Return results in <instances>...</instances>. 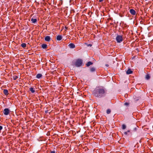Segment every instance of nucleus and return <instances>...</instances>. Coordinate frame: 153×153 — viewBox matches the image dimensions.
Returning a JSON list of instances; mask_svg holds the SVG:
<instances>
[{
	"mask_svg": "<svg viewBox=\"0 0 153 153\" xmlns=\"http://www.w3.org/2000/svg\"><path fill=\"white\" fill-rule=\"evenodd\" d=\"M21 45L22 47L25 48L26 47V44L25 43H23Z\"/></svg>",
	"mask_w": 153,
	"mask_h": 153,
	"instance_id": "19",
	"label": "nucleus"
},
{
	"mask_svg": "<svg viewBox=\"0 0 153 153\" xmlns=\"http://www.w3.org/2000/svg\"><path fill=\"white\" fill-rule=\"evenodd\" d=\"M2 127L1 126H0V131H1V130L2 129Z\"/></svg>",
	"mask_w": 153,
	"mask_h": 153,
	"instance_id": "24",
	"label": "nucleus"
},
{
	"mask_svg": "<svg viewBox=\"0 0 153 153\" xmlns=\"http://www.w3.org/2000/svg\"><path fill=\"white\" fill-rule=\"evenodd\" d=\"M42 76V74H37L36 77L38 79H39Z\"/></svg>",
	"mask_w": 153,
	"mask_h": 153,
	"instance_id": "15",
	"label": "nucleus"
},
{
	"mask_svg": "<svg viewBox=\"0 0 153 153\" xmlns=\"http://www.w3.org/2000/svg\"><path fill=\"white\" fill-rule=\"evenodd\" d=\"M69 47L71 48H74L75 47V45L72 43L69 44L68 45Z\"/></svg>",
	"mask_w": 153,
	"mask_h": 153,
	"instance_id": "6",
	"label": "nucleus"
},
{
	"mask_svg": "<svg viewBox=\"0 0 153 153\" xmlns=\"http://www.w3.org/2000/svg\"><path fill=\"white\" fill-rule=\"evenodd\" d=\"M93 64V62H91L89 61L86 64V65L87 67H88L91 65H92Z\"/></svg>",
	"mask_w": 153,
	"mask_h": 153,
	"instance_id": "11",
	"label": "nucleus"
},
{
	"mask_svg": "<svg viewBox=\"0 0 153 153\" xmlns=\"http://www.w3.org/2000/svg\"><path fill=\"white\" fill-rule=\"evenodd\" d=\"M150 78V75L149 74H147L145 77V78L147 80H149V79Z\"/></svg>",
	"mask_w": 153,
	"mask_h": 153,
	"instance_id": "13",
	"label": "nucleus"
},
{
	"mask_svg": "<svg viewBox=\"0 0 153 153\" xmlns=\"http://www.w3.org/2000/svg\"><path fill=\"white\" fill-rule=\"evenodd\" d=\"M51 37L49 36H46L45 38V40L47 42H49L51 40Z\"/></svg>",
	"mask_w": 153,
	"mask_h": 153,
	"instance_id": "7",
	"label": "nucleus"
},
{
	"mask_svg": "<svg viewBox=\"0 0 153 153\" xmlns=\"http://www.w3.org/2000/svg\"><path fill=\"white\" fill-rule=\"evenodd\" d=\"M130 132V130H128L127 131L125 132H124V134H125L126 135H127L128 134V133L129 132Z\"/></svg>",
	"mask_w": 153,
	"mask_h": 153,
	"instance_id": "21",
	"label": "nucleus"
},
{
	"mask_svg": "<svg viewBox=\"0 0 153 153\" xmlns=\"http://www.w3.org/2000/svg\"><path fill=\"white\" fill-rule=\"evenodd\" d=\"M132 73L133 71L131 70L130 68H129L126 71V74H131Z\"/></svg>",
	"mask_w": 153,
	"mask_h": 153,
	"instance_id": "9",
	"label": "nucleus"
},
{
	"mask_svg": "<svg viewBox=\"0 0 153 153\" xmlns=\"http://www.w3.org/2000/svg\"><path fill=\"white\" fill-rule=\"evenodd\" d=\"M116 40L117 43L122 42L123 41L122 36L117 35L116 37Z\"/></svg>",
	"mask_w": 153,
	"mask_h": 153,
	"instance_id": "3",
	"label": "nucleus"
},
{
	"mask_svg": "<svg viewBox=\"0 0 153 153\" xmlns=\"http://www.w3.org/2000/svg\"><path fill=\"white\" fill-rule=\"evenodd\" d=\"M130 13L132 15H134L136 14V11L133 9H131L130 10Z\"/></svg>",
	"mask_w": 153,
	"mask_h": 153,
	"instance_id": "5",
	"label": "nucleus"
},
{
	"mask_svg": "<svg viewBox=\"0 0 153 153\" xmlns=\"http://www.w3.org/2000/svg\"><path fill=\"white\" fill-rule=\"evenodd\" d=\"M62 37L61 35H58L57 36L56 39L58 41H60L62 40Z\"/></svg>",
	"mask_w": 153,
	"mask_h": 153,
	"instance_id": "10",
	"label": "nucleus"
},
{
	"mask_svg": "<svg viewBox=\"0 0 153 153\" xmlns=\"http://www.w3.org/2000/svg\"><path fill=\"white\" fill-rule=\"evenodd\" d=\"M124 105H129V103L128 102H126L124 103Z\"/></svg>",
	"mask_w": 153,
	"mask_h": 153,
	"instance_id": "23",
	"label": "nucleus"
},
{
	"mask_svg": "<svg viewBox=\"0 0 153 153\" xmlns=\"http://www.w3.org/2000/svg\"><path fill=\"white\" fill-rule=\"evenodd\" d=\"M31 21L33 23H35L37 22V19H36L32 18L31 20Z\"/></svg>",
	"mask_w": 153,
	"mask_h": 153,
	"instance_id": "14",
	"label": "nucleus"
},
{
	"mask_svg": "<svg viewBox=\"0 0 153 153\" xmlns=\"http://www.w3.org/2000/svg\"><path fill=\"white\" fill-rule=\"evenodd\" d=\"M111 110L110 109H108L106 111V113L108 114H109L111 113Z\"/></svg>",
	"mask_w": 153,
	"mask_h": 153,
	"instance_id": "20",
	"label": "nucleus"
},
{
	"mask_svg": "<svg viewBox=\"0 0 153 153\" xmlns=\"http://www.w3.org/2000/svg\"><path fill=\"white\" fill-rule=\"evenodd\" d=\"M95 70V68L94 67H92L90 68V71L91 72H93Z\"/></svg>",
	"mask_w": 153,
	"mask_h": 153,
	"instance_id": "17",
	"label": "nucleus"
},
{
	"mask_svg": "<svg viewBox=\"0 0 153 153\" xmlns=\"http://www.w3.org/2000/svg\"><path fill=\"white\" fill-rule=\"evenodd\" d=\"M18 78V77L17 76H13V78L14 80H16Z\"/></svg>",
	"mask_w": 153,
	"mask_h": 153,
	"instance_id": "22",
	"label": "nucleus"
},
{
	"mask_svg": "<svg viewBox=\"0 0 153 153\" xmlns=\"http://www.w3.org/2000/svg\"><path fill=\"white\" fill-rule=\"evenodd\" d=\"M3 93L6 96L8 95L9 94L8 90L6 89L4 90Z\"/></svg>",
	"mask_w": 153,
	"mask_h": 153,
	"instance_id": "8",
	"label": "nucleus"
},
{
	"mask_svg": "<svg viewBox=\"0 0 153 153\" xmlns=\"http://www.w3.org/2000/svg\"><path fill=\"white\" fill-rule=\"evenodd\" d=\"M65 28H66V29H67V27H65Z\"/></svg>",
	"mask_w": 153,
	"mask_h": 153,
	"instance_id": "29",
	"label": "nucleus"
},
{
	"mask_svg": "<svg viewBox=\"0 0 153 153\" xmlns=\"http://www.w3.org/2000/svg\"><path fill=\"white\" fill-rule=\"evenodd\" d=\"M107 92V90L103 86L97 87L93 91L92 94L96 97L100 98L104 97Z\"/></svg>",
	"mask_w": 153,
	"mask_h": 153,
	"instance_id": "1",
	"label": "nucleus"
},
{
	"mask_svg": "<svg viewBox=\"0 0 153 153\" xmlns=\"http://www.w3.org/2000/svg\"><path fill=\"white\" fill-rule=\"evenodd\" d=\"M3 112L5 115H7L10 114V111L8 108H5Z\"/></svg>",
	"mask_w": 153,
	"mask_h": 153,
	"instance_id": "4",
	"label": "nucleus"
},
{
	"mask_svg": "<svg viewBox=\"0 0 153 153\" xmlns=\"http://www.w3.org/2000/svg\"><path fill=\"white\" fill-rule=\"evenodd\" d=\"M103 0H99V1L100 2H101L103 1Z\"/></svg>",
	"mask_w": 153,
	"mask_h": 153,
	"instance_id": "26",
	"label": "nucleus"
},
{
	"mask_svg": "<svg viewBox=\"0 0 153 153\" xmlns=\"http://www.w3.org/2000/svg\"><path fill=\"white\" fill-rule=\"evenodd\" d=\"M122 126V129H125L126 128V125H125V124H123Z\"/></svg>",
	"mask_w": 153,
	"mask_h": 153,
	"instance_id": "18",
	"label": "nucleus"
},
{
	"mask_svg": "<svg viewBox=\"0 0 153 153\" xmlns=\"http://www.w3.org/2000/svg\"><path fill=\"white\" fill-rule=\"evenodd\" d=\"M47 45L45 44H43L42 45V47L43 49H45L47 48Z\"/></svg>",
	"mask_w": 153,
	"mask_h": 153,
	"instance_id": "16",
	"label": "nucleus"
},
{
	"mask_svg": "<svg viewBox=\"0 0 153 153\" xmlns=\"http://www.w3.org/2000/svg\"><path fill=\"white\" fill-rule=\"evenodd\" d=\"M136 129V128H135V129Z\"/></svg>",
	"mask_w": 153,
	"mask_h": 153,
	"instance_id": "30",
	"label": "nucleus"
},
{
	"mask_svg": "<svg viewBox=\"0 0 153 153\" xmlns=\"http://www.w3.org/2000/svg\"><path fill=\"white\" fill-rule=\"evenodd\" d=\"M88 46H90L91 47V46H92V45H91V44H89Z\"/></svg>",
	"mask_w": 153,
	"mask_h": 153,
	"instance_id": "27",
	"label": "nucleus"
},
{
	"mask_svg": "<svg viewBox=\"0 0 153 153\" xmlns=\"http://www.w3.org/2000/svg\"><path fill=\"white\" fill-rule=\"evenodd\" d=\"M50 153H55V152L54 151H52Z\"/></svg>",
	"mask_w": 153,
	"mask_h": 153,
	"instance_id": "25",
	"label": "nucleus"
},
{
	"mask_svg": "<svg viewBox=\"0 0 153 153\" xmlns=\"http://www.w3.org/2000/svg\"><path fill=\"white\" fill-rule=\"evenodd\" d=\"M30 91L32 93H34L35 92V89L33 87H31L30 88Z\"/></svg>",
	"mask_w": 153,
	"mask_h": 153,
	"instance_id": "12",
	"label": "nucleus"
},
{
	"mask_svg": "<svg viewBox=\"0 0 153 153\" xmlns=\"http://www.w3.org/2000/svg\"><path fill=\"white\" fill-rule=\"evenodd\" d=\"M106 65V66H107V67H108V66H109V65H108V64H106V65Z\"/></svg>",
	"mask_w": 153,
	"mask_h": 153,
	"instance_id": "28",
	"label": "nucleus"
},
{
	"mask_svg": "<svg viewBox=\"0 0 153 153\" xmlns=\"http://www.w3.org/2000/svg\"><path fill=\"white\" fill-rule=\"evenodd\" d=\"M82 60L80 59H77L75 62V65L76 66L79 67L82 65Z\"/></svg>",
	"mask_w": 153,
	"mask_h": 153,
	"instance_id": "2",
	"label": "nucleus"
}]
</instances>
